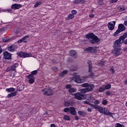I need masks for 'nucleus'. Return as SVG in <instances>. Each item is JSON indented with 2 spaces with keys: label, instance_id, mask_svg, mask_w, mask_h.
Instances as JSON below:
<instances>
[{
  "label": "nucleus",
  "instance_id": "473e14b6",
  "mask_svg": "<svg viewBox=\"0 0 127 127\" xmlns=\"http://www.w3.org/2000/svg\"><path fill=\"white\" fill-rule=\"evenodd\" d=\"M106 91V89H105V87H100L99 89V92L100 93H102L103 92H105Z\"/></svg>",
  "mask_w": 127,
  "mask_h": 127
},
{
  "label": "nucleus",
  "instance_id": "603ef678",
  "mask_svg": "<svg viewBox=\"0 0 127 127\" xmlns=\"http://www.w3.org/2000/svg\"><path fill=\"white\" fill-rule=\"evenodd\" d=\"M124 83L125 85H127V79H125L124 80Z\"/></svg>",
  "mask_w": 127,
  "mask_h": 127
},
{
  "label": "nucleus",
  "instance_id": "cd10ccee",
  "mask_svg": "<svg viewBox=\"0 0 127 127\" xmlns=\"http://www.w3.org/2000/svg\"><path fill=\"white\" fill-rule=\"evenodd\" d=\"M68 73V71L67 70H64L63 72H62L60 74V75L61 77H64L65 75H66Z\"/></svg>",
  "mask_w": 127,
  "mask_h": 127
},
{
  "label": "nucleus",
  "instance_id": "c756f323",
  "mask_svg": "<svg viewBox=\"0 0 127 127\" xmlns=\"http://www.w3.org/2000/svg\"><path fill=\"white\" fill-rule=\"evenodd\" d=\"M105 64H106V62L104 61L99 62L98 63V65L99 66H101V67H103V66H104Z\"/></svg>",
  "mask_w": 127,
  "mask_h": 127
},
{
  "label": "nucleus",
  "instance_id": "e2e57ef3",
  "mask_svg": "<svg viewBox=\"0 0 127 127\" xmlns=\"http://www.w3.org/2000/svg\"><path fill=\"white\" fill-rule=\"evenodd\" d=\"M87 111H88V112H92V109H91V108H88L87 109Z\"/></svg>",
  "mask_w": 127,
  "mask_h": 127
},
{
  "label": "nucleus",
  "instance_id": "c85d7f7f",
  "mask_svg": "<svg viewBox=\"0 0 127 127\" xmlns=\"http://www.w3.org/2000/svg\"><path fill=\"white\" fill-rule=\"evenodd\" d=\"M121 31L119 30V29L114 33V36H118L119 35V33H121Z\"/></svg>",
  "mask_w": 127,
  "mask_h": 127
},
{
  "label": "nucleus",
  "instance_id": "37998d69",
  "mask_svg": "<svg viewBox=\"0 0 127 127\" xmlns=\"http://www.w3.org/2000/svg\"><path fill=\"white\" fill-rule=\"evenodd\" d=\"M74 4H78V3H80V0H75L73 1Z\"/></svg>",
  "mask_w": 127,
  "mask_h": 127
},
{
  "label": "nucleus",
  "instance_id": "b1692460",
  "mask_svg": "<svg viewBox=\"0 0 127 127\" xmlns=\"http://www.w3.org/2000/svg\"><path fill=\"white\" fill-rule=\"evenodd\" d=\"M127 37V32L125 33L123 36L120 37V39L122 40V42L125 41V39Z\"/></svg>",
  "mask_w": 127,
  "mask_h": 127
},
{
  "label": "nucleus",
  "instance_id": "a18cd8bd",
  "mask_svg": "<svg viewBox=\"0 0 127 127\" xmlns=\"http://www.w3.org/2000/svg\"><path fill=\"white\" fill-rule=\"evenodd\" d=\"M71 13L73 14H77V11L76 10H72L71 11Z\"/></svg>",
  "mask_w": 127,
  "mask_h": 127
},
{
  "label": "nucleus",
  "instance_id": "5fc2aeb1",
  "mask_svg": "<svg viewBox=\"0 0 127 127\" xmlns=\"http://www.w3.org/2000/svg\"><path fill=\"white\" fill-rule=\"evenodd\" d=\"M120 10H121V11H123L125 10V8L124 7H120Z\"/></svg>",
  "mask_w": 127,
  "mask_h": 127
},
{
  "label": "nucleus",
  "instance_id": "052dcab7",
  "mask_svg": "<svg viewBox=\"0 0 127 127\" xmlns=\"http://www.w3.org/2000/svg\"><path fill=\"white\" fill-rule=\"evenodd\" d=\"M94 16H95V15L93 14H89V17H94Z\"/></svg>",
  "mask_w": 127,
  "mask_h": 127
},
{
  "label": "nucleus",
  "instance_id": "423d86ee",
  "mask_svg": "<svg viewBox=\"0 0 127 127\" xmlns=\"http://www.w3.org/2000/svg\"><path fill=\"white\" fill-rule=\"evenodd\" d=\"M87 63L88 64V76L90 77H94V72H92V62L88 61Z\"/></svg>",
  "mask_w": 127,
  "mask_h": 127
},
{
  "label": "nucleus",
  "instance_id": "09e8293b",
  "mask_svg": "<svg viewBox=\"0 0 127 127\" xmlns=\"http://www.w3.org/2000/svg\"><path fill=\"white\" fill-rule=\"evenodd\" d=\"M66 89H70L71 88V85L70 84H67L66 86Z\"/></svg>",
  "mask_w": 127,
  "mask_h": 127
},
{
  "label": "nucleus",
  "instance_id": "5701e85b",
  "mask_svg": "<svg viewBox=\"0 0 127 127\" xmlns=\"http://www.w3.org/2000/svg\"><path fill=\"white\" fill-rule=\"evenodd\" d=\"M77 113L79 116H81V117L87 116V113L84 111H78Z\"/></svg>",
  "mask_w": 127,
  "mask_h": 127
},
{
  "label": "nucleus",
  "instance_id": "774afa93",
  "mask_svg": "<svg viewBox=\"0 0 127 127\" xmlns=\"http://www.w3.org/2000/svg\"><path fill=\"white\" fill-rule=\"evenodd\" d=\"M126 107H127V102L126 103Z\"/></svg>",
  "mask_w": 127,
  "mask_h": 127
},
{
  "label": "nucleus",
  "instance_id": "a211bd4d",
  "mask_svg": "<svg viewBox=\"0 0 127 127\" xmlns=\"http://www.w3.org/2000/svg\"><path fill=\"white\" fill-rule=\"evenodd\" d=\"M69 54L70 56L73 57L74 58H76L78 57V55L77 54V52L74 50H71L69 51Z\"/></svg>",
  "mask_w": 127,
  "mask_h": 127
},
{
  "label": "nucleus",
  "instance_id": "bf43d9fd",
  "mask_svg": "<svg viewBox=\"0 0 127 127\" xmlns=\"http://www.w3.org/2000/svg\"><path fill=\"white\" fill-rule=\"evenodd\" d=\"M124 24L126 26H127V20L124 21Z\"/></svg>",
  "mask_w": 127,
  "mask_h": 127
},
{
  "label": "nucleus",
  "instance_id": "20e7f679",
  "mask_svg": "<svg viewBox=\"0 0 127 127\" xmlns=\"http://www.w3.org/2000/svg\"><path fill=\"white\" fill-rule=\"evenodd\" d=\"M91 106L92 109L94 110H97L98 112H99L101 114H104V108L101 106H100L98 105H94V104H89Z\"/></svg>",
  "mask_w": 127,
  "mask_h": 127
},
{
  "label": "nucleus",
  "instance_id": "f03ea898",
  "mask_svg": "<svg viewBox=\"0 0 127 127\" xmlns=\"http://www.w3.org/2000/svg\"><path fill=\"white\" fill-rule=\"evenodd\" d=\"M82 87L85 88L82 89L80 90L81 93H87V92H92L95 88V85L93 84H89L88 83H84L82 84Z\"/></svg>",
  "mask_w": 127,
  "mask_h": 127
},
{
  "label": "nucleus",
  "instance_id": "79ce46f5",
  "mask_svg": "<svg viewBox=\"0 0 127 127\" xmlns=\"http://www.w3.org/2000/svg\"><path fill=\"white\" fill-rule=\"evenodd\" d=\"M40 4H41V2H37L34 5V7H37Z\"/></svg>",
  "mask_w": 127,
  "mask_h": 127
},
{
  "label": "nucleus",
  "instance_id": "2f4dec72",
  "mask_svg": "<svg viewBox=\"0 0 127 127\" xmlns=\"http://www.w3.org/2000/svg\"><path fill=\"white\" fill-rule=\"evenodd\" d=\"M68 92L69 93H75V92H76V89L74 88H70L68 89Z\"/></svg>",
  "mask_w": 127,
  "mask_h": 127
},
{
  "label": "nucleus",
  "instance_id": "393cba45",
  "mask_svg": "<svg viewBox=\"0 0 127 127\" xmlns=\"http://www.w3.org/2000/svg\"><path fill=\"white\" fill-rule=\"evenodd\" d=\"M8 50L10 52H14L15 51V47L14 46H11L10 48H8Z\"/></svg>",
  "mask_w": 127,
  "mask_h": 127
},
{
  "label": "nucleus",
  "instance_id": "9d476101",
  "mask_svg": "<svg viewBox=\"0 0 127 127\" xmlns=\"http://www.w3.org/2000/svg\"><path fill=\"white\" fill-rule=\"evenodd\" d=\"M17 67H18V64L15 63L11 66H10L7 68V72L15 71V69H16Z\"/></svg>",
  "mask_w": 127,
  "mask_h": 127
},
{
  "label": "nucleus",
  "instance_id": "2eb2a0df",
  "mask_svg": "<svg viewBox=\"0 0 127 127\" xmlns=\"http://www.w3.org/2000/svg\"><path fill=\"white\" fill-rule=\"evenodd\" d=\"M114 53L116 56H119V55H121V54L123 53V50L120 48H115Z\"/></svg>",
  "mask_w": 127,
  "mask_h": 127
},
{
  "label": "nucleus",
  "instance_id": "dca6fc26",
  "mask_svg": "<svg viewBox=\"0 0 127 127\" xmlns=\"http://www.w3.org/2000/svg\"><path fill=\"white\" fill-rule=\"evenodd\" d=\"M27 78L28 79L29 83H30V84H33V83L35 82L34 76L32 75V74H29L27 76Z\"/></svg>",
  "mask_w": 127,
  "mask_h": 127
},
{
  "label": "nucleus",
  "instance_id": "8fccbe9b",
  "mask_svg": "<svg viewBox=\"0 0 127 127\" xmlns=\"http://www.w3.org/2000/svg\"><path fill=\"white\" fill-rule=\"evenodd\" d=\"M111 94V92H109V91H107L106 93V94L107 95V96H110Z\"/></svg>",
  "mask_w": 127,
  "mask_h": 127
},
{
  "label": "nucleus",
  "instance_id": "6ab92c4d",
  "mask_svg": "<svg viewBox=\"0 0 127 127\" xmlns=\"http://www.w3.org/2000/svg\"><path fill=\"white\" fill-rule=\"evenodd\" d=\"M22 6L21 4H14L11 6V8L13 9H19Z\"/></svg>",
  "mask_w": 127,
  "mask_h": 127
},
{
  "label": "nucleus",
  "instance_id": "4d7b16f0",
  "mask_svg": "<svg viewBox=\"0 0 127 127\" xmlns=\"http://www.w3.org/2000/svg\"><path fill=\"white\" fill-rule=\"evenodd\" d=\"M80 118H79V117H78L77 116H75V120H76V121H78Z\"/></svg>",
  "mask_w": 127,
  "mask_h": 127
},
{
  "label": "nucleus",
  "instance_id": "ddd939ff",
  "mask_svg": "<svg viewBox=\"0 0 127 127\" xmlns=\"http://www.w3.org/2000/svg\"><path fill=\"white\" fill-rule=\"evenodd\" d=\"M102 114H104V115H105L106 116H110L113 118V113L109 111V109L107 108H103V113Z\"/></svg>",
  "mask_w": 127,
  "mask_h": 127
},
{
  "label": "nucleus",
  "instance_id": "4468645a",
  "mask_svg": "<svg viewBox=\"0 0 127 127\" xmlns=\"http://www.w3.org/2000/svg\"><path fill=\"white\" fill-rule=\"evenodd\" d=\"M85 50L88 51V52H90V53H95V52H97V49L96 47H89L88 48H87Z\"/></svg>",
  "mask_w": 127,
  "mask_h": 127
},
{
  "label": "nucleus",
  "instance_id": "680f3d73",
  "mask_svg": "<svg viewBox=\"0 0 127 127\" xmlns=\"http://www.w3.org/2000/svg\"><path fill=\"white\" fill-rule=\"evenodd\" d=\"M51 127H56V125L55 124H51Z\"/></svg>",
  "mask_w": 127,
  "mask_h": 127
},
{
  "label": "nucleus",
  "instance_id": "a878e982",
  "mask_svg": "<svg viewBox=\"0 0 127 127\" xmlns=\"http://www.w3.org/2000/svg\"><path fill=\"white\" fill-rule=\"evenodd\" d=\"M6 92H8V93H9L10 92H15V89L13 87H11V88H6Z\"/></svg>",
  "mask_w": 127,
  "mask_h": 127
},
{
  "label": "nucleus",
  "instance_id": "58836bf2",
  "mask_svg": "<svg viewBox=\"0 0 127 127\" xmlns=\"http://www.w3.org/2000/svg\"><path fill=\"white\" fill-rule=\"evenodd\" d=\"M70 105H71V102H65L64 103V106H65V107H69Z\"/></svg>",
  "mask_w": 127,
  "mask_h": 127
},
{
  "label": "nucleus",
  "instance_id": "bb28decb",
  "mask_svg": "<svg viewBox=\"0 0 127 127\" xmlns=\"http://www.w3.org/2000/svg\"><path fill=\"white\" fill-rule=\"evenodd\" d=\"M74 15H73L72 14H69L67 17H66V20H69L70 19H73V18H74Z\"/></svg>",
  "mask_w": 127,
  "mask_h": 127
},
{
  "label": "nucleus",
  "instance_id": "aec40b11",
  "mask_svg": "<svg viewBox=\"0 0 127 127\" xmlns=\"http://www.w3.org/2000/svg\"><path fill=\"white\" fill-rule=\"evenodd\" d=\"M118 29L121 31V32L126 30V27L123 24H120L118 26Z\"/></svg>",
  "mask_w": 127,
  "mask_h": 127
},
{
  "label": "nucleus",
  "instance_id": "6e6d98bb",
  "mask_svg": "<svg viewBox=\"0 0 127 127\" xmlns=\"http://www.w3.org/2000/svg\"><path fill=\"white\" fill-rule=\"evenodd\" d=\"M122 43H124V44H127V39H126V40L123 41Z\"/></svg>",
  "mask_w": 127,
  "mask_h": 127
},
{
  "label": "nucleus",
  "instance_id": "f704fd0d",
  "mask_svg": "<svg viewBox=\"0 0 127 127\" xmlns=\"http://www.w3.org/2000/svg\"><path fill=\"white\" fill-rule=\"evenodd\" d=\"M38 72V71H37V70H34L31 72L30 75H32V76H33V75H36Z\"/></svg>",
  "mask_w": 127,
  "mask_h": 127
},
{
  "label": "nucleus",
  "instance_id": "a19ab883",
  "mask_svg": "<svg viewBox=\"0 0 127 127\" xmlns=\"http://www.w3.org/2000/svg\"><path fill=\"white\" fill-rule=\"evenodd\" d=\"M102 105H104L105 106H106V105H108V101H107L106 100H104L102 101Z\"/></svg>",
  "mask_w": 127,
  "mask_h": 127
},
{
  "label": "nucleus",
  "instance_id": "49530a36",
  "mask_svg": "<svg viewBox=\"0 0 127 127\" xmlns=\"http://www.w3.org/2000/svg\"><path fill=\"white\" fill-rule=\"evenodd\" d=\"M83 104H85V105H89V106H90V104L92 105V104L89 103V102L88 101H84Z\"/></svg>",
  "mask_w": 127,
  "mask_h": 127
},
{
  "label": "nucleus",
  "instance_id": "1a4fd4ad",
  "mask_svg": "<svg viewBox=\"0 0 127 127\" xmlns=\"http://www.w3.org/2000/svg\"><path fill=\"white\" fill-rule=\"evenodd\" d=\"M3 58L9 60L11 59V54L8 53L7 51H5L3 53Z\"/></svg>",
  "mask_w": 127,
  "mask_h": 127
},
{
  "label": "nucleus",
  "instance_id": "7c9ffc66",
  "mask_svg": "<svg viewBox=\"0 0 127 127\" xmlns=\"http://www.w3.org/2000/svg\"><path fill=\"white\" fill-rule=\"evenodd\" d=\"M111 87L112 86L111 85V84H108L105 86L104 89H105V90H109V89H111Z\"/></svg>",
  "mask_w": 127,
  "mask_h": 127
},
{
  "label": "nucleus",
  "instance_id": "69168bd1",
  "mask_svg": "<svg viewBox=\"0 0 127 127\" xmlns=\"http://www.w3.org/2000/svg\"><path fill=\"white\" fill-rule=\"evenodd\" d=\"M1 52H2V49L0 47V54H1Z\"/></svg>",
  "mask_w": 127,
  "mask_h": 127
},
{
  "label": "nucleus",
  "instance_id": "7ed1b4c3",
  "mask_svg": "<svg viewBox=\"0 0 127 127\" xmlns=\"http://www.w3.org/2000/svg\"><path fill=\"white\" fill-rule=\"evenodd\" d=\"M83 92H79L73 94L74 96V98L76 100H79V101H82V100H85L86 99V96L84 95Z\"/></svg>",
  "mask_w": 127,
  "mask_h": 127
},
{
  "label": "nucleus",
  "instance_id": "f8f14e48",
  "mask_svg": "<svg viewBox=\"0 0 127 127\" xmlns=\"http://www.w3.org/2000/svg\"><path fill=\"white\" fill-rule=\"evenodd\" d=\"M17 55H18V56H19V57H22L23 58H25V57H29V54L25 53L23 52H17Z\"/></svg>",
  "mask_w": 127,
  "mask_h": 127
},
{
  "label": "nucleus",
  "instance_id": "338daca9",
  "mask_svg": "<svg viewBox=\"0 0 127 127\" xmlns=\"http://www.w3.org/2000/svg\"><path fill=\"white\" fill-rule=\"evenodd\" d=\"M80 2H85V1L84 0H80Z\"/></svg>",
  "mask_w": 127,
  "mask_h": 127
},
{
  "label": "nucleus",
  "instance_id": "de8ad7c7",
  "mask_svg": "<svg viewBox=\"0 0 127 127\" xmlns=\"http://www.w3.org/2000/svg\"><path fill=\"white\" fill-rule=\"evenodd\" d=\"M118 1V0H111L110 2L111 3H115V2H117Z\"/></svg>",
  "mask_w": 127,
  "mask_h": 127
},
{
  "label": "nucleus",
  "instance_id": "9b49d317",
  "mask_svg": "<svg viewBox=\"0 0 127 127\" xmlns=\"http://www.w3.org/2000/svg\"><path fill=\"white\" fill-rule=\"evenodd\" d=\"M115 25H116V21H115L108 23V27L109 30H114V29H115Z\"/></svg>",
  "mask_w": 127,
  "mask_h": 127
},
{
  "label": "nucleus",
  "instance_id": "ea45409f",
  "mask_svg": "<svg viewBox=\"0 0 127 127\" xmlns=\"http://www.w3.org/2000/svg\"><path fill=\"white\" fill-rule=\"evenodd\" d=\"M98 4H99V5H103V4H104V0H99L98 1Z\"/></svg>",
  "mask_w": 127,
  "mask_h": 127
},
{
  "label": "nucleus",
  "instance_id": "e433bc0d",
  "mask_svg": "<svg viewBox=\"0 0 127 127\" xmlns=\"http://www.w3.org/2000/svg\"><path fill=\"white\" fill-rule=\"evenodd\" d=\"M64 113H69L70 112V108H65L64 109Z\"/></svg>",
  "mask_w": 127,
  "mask_h": 127
},
{
  "label": "nucleus",
  "instance_id": "864d4df0",
  "mask_svg": "<svg viewBox=\"0 0 127 127\" xmlns=\"http://www.w3.org/2000/svg\"><path fill=\"white\" fill-rule=\"evenodd\" d=\"M111 72H112V73H115V69H114V68H111Z\"/></svg>",
  "mask_w": 127,
  "mask_h": 127
},
{
  "label": "nucleus",
  "instance_id": "0eeeda50",
  "mask_svg": "<svg viewBox=\"0 0 127 127\" xmlns=\"http://www.w3.org/2000/svg\"><path fill=\"white\" fill-rule=\"evenodd\" d=\"M122 41L120 38H119V39L116 40L114 45V48H119V47H121L122 44L123 43V41Z\"/></svg>",
  "mask_w": 127,
  "mask_h": 127
},
{
  "label": "nucleus",
  "instance_id": "c03bdc74",
  "mask_svg": "<svg viewBox=\"0 0 127 127\" xmlns=\"http://www.w3.org/2000/svg\"><path fill=\"white\" fill-rule=\"evenodd\" d=\"M26 38H28V36H26L23 37L22 38H21V39L23 40V42L25 43V42H26V41H24V40H25V39H26Z\"/></svg>",
  "mask_w": 127,
  "mask_h": 127
},
{
  "label": "nucleus",
  "instance_id": "6e6552de",
  "mask_svg": "<svg viewBox=\"0 0 127 127\" xmlns=\"http://www.w3.org/2000/svg\"><path fill=\"white\" fill-rule=\"evenodd\" d=\"M72 79L73 81H74V82H76V83H77L78 84H80L81 83H84L85 82V79L83 78H80V77H72Z\"/></svg>",
  "mask_w": 127,
  "mask_h": 127
},
{
  "label": "nucleus",
  "instance_id": "72a5a7b5",
  "mask_svg": "<svg viewBox=\"0 0 127 127\" xmlns=\"http://www.w3.org/2000/svg\"><path fill=\"white\" fill-rule=\"evenodd\" d=\"M125 126L124 125H122L120 123H117L115 124V127H124Z\"/></svg>",
  "mask_w": 127,
  "mask_h": 127
},
{
  "label": "nucleus",
  "instance_id": "412c9836",
  "mask_svg": "<svg viewBox=\"0 0 127 127\" xmlns=\"http://www.w3.org/2000/svg\"><path fill=\"white\" fill-rule=\"evenodd\" d=\"M17 94V91H15L7 95V98H12V97H15Z\"/></svg>",
  "mask_w": 127,
  "mask_h": 127
},
{
  "label": "nucleus",
  "instance_id": "3c124183",
  "mask_svg": "<svg viewBox=\"0 0 127 127\" xmlns=\"http://www.w3.org/2000/svg\"><path fill=\"white\" fill-rule=\"evenodd\" d=\"M17 42L18 43H21V42H23V41L22 39H21L20 40H19Z\"/></svg>",
  "mask_w": 127,
  "mask_h": 127
},
{
  "label": "nucleus",
  "instance_id": "4be33fe9",
  "mask_svg": "<svg viewBox=\"0 0 127 127\" xmlns=\"http://www.w3.org/2000/svg\"><path fill=\"white\" fill-rule=\"evenodd\" d=\"M23 90H24V85H20L17 87V91H18L19 92Z\"/></svg>",
  "mask_w": 127,
  "mask_h": 127
},
{
  "label": "nucleus",
  "instance_id": "13d9d810",
  "mask_svg": "<svg viewBox=\"0 0 127 127\" xmlns=\"http://www.w3.org/2000/svg\"><path fill=\"white\" fill-rule=\"evenodd\" d=\"M48 113H49V111H47V112L44 114V116H48Z\"/></svg>",
  "mask_w": 127,
  "mask_h": 127
},
{
  "label": "nucleus",
  "instance_id": "f3484780",
  "mask_svg": "<svg viewBox=\"0 0 127 127\" xmlns=\"http://www.w3.org/2000/svg\"><path fill=\"white\" fill-rule=\"evenodd\" d=\"M69 113L72 116H76L77 115V111L75 109V108L71 107L69 108Z\"/></svg>",
  "mask_w": 127,
  "mask_h": 127
},
{
  "label": "nucleus",
  "instance_id": "4c0bfd02",
  "mask_svg": "<svg viewBox=\"0 0 127 127\" xmlns=\"http://www.w3.org/2000/svg\"><path fill=\"white\" fill-rule=\"evenodd\" d=\"M64 119L65 120V121H70V117H69V116H67V115H65L64 117Z\"/></svg>",
  "mask_w": 127,
  "mask_h": 127
},
{
  "label": "nucleus",
  "instance_id": "39448f33",
  "mask_svg": "<svg viewBox=\"0 0 127 127\" xmlns=\"http://www.w3.org/2000/svg\"><path fill=\"white\" fill-rule=\"evenodd\" d=\"M42 92L45 96H51L54 94L52 90L50 88H44L42 89Z\"/></svg>",
  "mask_w": 127,
  "mask_h": 127
},
{
  "label": "nucleus",
  "instance_id": "0e129e2a",
  "mask_svg": "<svg viewBox=\"0 0 127 127\" xmlns=\"http://www.w3.org/2000/svg\"><path fill=\"white\" fill-rule=\"evenodd\" d=\"M53 69H54L55 71H57L58 68H57V67H54L53 68Z\"/></svg>",
  "mask_w": 127,
  "mask_h": 127
},
{
  "label": "nucleus",
  "instance_id": "c9c22d12",
  "mask_svg": "<svg viewBox=\"0 0 127 127\" xmlns=\"http://www.w3.org/2000/svg\"><path fill=\"white\" fill-rule=\"evenodd\" d=\"M93 104H94V106H96V105H99V104H100V101L98 100H94Z\"/></svg>",
  "mask_w": 127,
  "mask_h": 127
},
{
  "label": "nucleus",
  "instance_id": "f257e3e1",
  "mask_svg": "<svg viewBox=\"0 0 127 127\" xmlns=\"http://www.w3.org/2000/svg\"><path fill=\"white\" fill-rule=\"evenodd\" d=\"M85 37L91 44H96L101 41L98 36H96L94 33H89L86 35Z\"/></svg>",
  "mask_w": 127,
  "mask_h": 127
}]
</instances>
